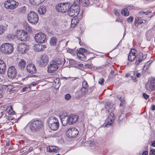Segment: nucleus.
Returning a JSON list of instances; mask_svg holds the SVG:
<instances>
[{
  "instance_id": "obj_1",
  "label": "nucleus",
  "mask_w": 155,
  "mask_h": 155,
  "mask_svg": "<svg viewBox=\"0 0 155 155\" xmlns=\"http://www.w3.org/2000/svg\"><path fill=\"white\" fill-rule=\"evenodd\" d=\"M13 46L9 43H5L0 47V51L6 54H10L13 51Z\"/></svg>"
},
{
  "instance_id": "obj_2",
  "label": "nucleus",
  "mask_w": 155,
  "mask_h": 155,
  "mask_svg": "<svg viewBox=\"0 0 155 155\" xmlns=\"http://www.w3.org/2000/svg\"><path fill=\"white\" fill-rule=\"evenodd\" d=\"M43 127V123L39 120L32 122L30 125V130L32 131L35 132L39 130Z\"/></svg>"
},
{
  "instance_id": "obj_3",
  "label": "nucleus",
  "mask_w": 155,
  "mask_h": 155,
  "mask_svg": "<svg viewBox=\"0 0 155 155\" xmlns=\"http://www.w3.org/2000/svg\"><path fill=\"white\" fill-rule=\"evenodd\" d=\"M27 18L28 21L32 24H36L39 20L38 14L33 11H31L28 13Z\"/></svg>"
},
{
  "instance_id": "obj_4",
  "label": "nucleus",
  "mask_w": 155,
  "mask_h": 155,
  "mask_svg": "<svg viewBox=\"0 0 155 155\" xmlns=\"http://www.w3.org/2000/svg\"><path fill=\"white\" fill-rule=\"evenodd\" d=\"M80 11L79 6L78 5H75L71 6L70 8L68 9L67 11L70 16H72L74 15V17H75L79 14Z\"/></svg>"
},
{
  "instance_id": "obj_5",
  "label": "nucleus",
  "mask_w": 155,
  "mask_h": 155,
  "mask_svg": "<svg viewBox=\"0 0 155 155\" xmlns=\"http://www.w3.org/2000/svg\"><path fill=\"white\" fill-rule=\"evenodd\" d=\"M66 133L68 137L73 138L75 137L78 134L79 131L76 128L71 127L69 128Z\"/></svg>"
},
{
  "instance_id": "obj_6",
  "label": "nucleus",
  "mask_w": 155,
  "mask_h": 155,
  "mask_svg": "<svg viewBox=\"0 0 155 155\" xmlns=\"http://www.w3.org/2000/svg\"><path fill=\"white\" fill-rule=\"evenodd\" d=\"M18 2L14 0H9L5 2L4 6L7 8L12 9L16 8L18 6Z\"/></svg>"
},
{
  "instance_id": "obj_7",
  "label": "nucleus",
  "mask_w": 155,
  "mask_h": 155,
  "mask_svg": "<svg viewBox=\"0 0 155 155\" xmlns=\"http://www.w3.org/2000/svg\"><path fill=\"white\" fill-rule=\"evenodd\" d=\"M35 40L38 43H43L46 40V37L44 33L42 32L37 33L35 36Z\"/></svg>"
},
{
  "instance_id": "obj_8",
  "label": "nucleus",
  "mask_w": 155,
  "mask_h": 155,
  "mask_svg": "<svg viewBox=\"0 0 155 155\" xmlns=\"http://www.w3.org/2000/svg\"><path fill=\"white\" fill-rule=\"evenodd\" d=\"M18 50L19 52L24 54L29 49L28 45L23 43H19L18 45Z\"/></svg>"
},
{
  "instance_id": "obj_9",
  "label": "nucleus",
  "mask_w": 155,
  "mask_h": 155,
  "mask_svg": "<svg viewBox=\"0 0 155 155\" xmlns=\"http://www.w3.org/2000/svg\"><path fill=\"white\" fill-rule=\"evenodd\" d=\"M7 74L9 78H15L17 75V71L15 68L13 66L10 67L8 69Z\"/></svg>"
},
{
  "instance_id": "obj_10",
  "label": "nucleus",
  "mask_w": 155,
  "mask_h": 155,
  "mask_svg": "<svg viewBox=\"0 0 155 155\" xmlns=\"http://www.w3.org/2000/svg\"><path fill=\"white\" fill-rule=\"evenodd\" d=\"M58 61L57 60L53 61V64H50L48 67V72L52 73L56 71L58 68Z\"/></svg>"
},
{
  "instance_id": "obj_11",
  "label": "nucleus",
  "mask_w": 155,
  "mask_h": 155,
  "mask_svg": "<svg viewBox=\"0 0 155 155\" xmlns=\"http://www.w3.org/2000/svg\"><path fill=\"white\" fill-rule=\"evenodd\" d=\"M17 37L18 39L21 41H26L27 40L28 35L26 32L24 31H19L18 32Z\"/></svg>"
},
{
  "instance_id": "obj_12",
  "label": "nucleus",
  "mask_w": 155,
  "mask_h": 155,
  "mask_svg": "<svg viewBox=\"0 0 155 155\" xmlns=\"http://www.w3.org/2000/svg\"><path fill=\"white\" fill-rule=\"evenodd\" d=\"M146 88L150 91L155 90V79L150 81L146 85Z\"/></svg>"
},
{
  "instance_id": "obj_13",
  "label": "nucleus",
  "mask_w": 155,
  "mask_h": 155,
  "mask_svg": "<svg viewBox=\"0 0 155 155\" xmlns=\"http://www.w3.org/2000/svg\"><path fill=\"white\" fill-rule=\"evenodd\" d=\"M68 3H61L59 6V12H65L67 11L69 8Z\"/></svg>"
},
{
  "instance_id": "obj_14",
  "label": "nucleus",
  "mask_w": 155,
  "mask_h": 155,
  "mask_svg": "<svg viewBox=\"0 0 155 155\" xmlns=\"http://www.w3.org/2000/svg\"><path fill=\"white\" fill-rule=\"evenodd\" d=\"M68 124L70 125L75 123L77 120L78 117L77 115H70L67 117Z\"/></svg>"
},
{
  "instance_id": "obj_15",
  "label": "nucleus",
  "mask_w": 155,
  "mask_h": 155,
  "mask_svg": "<svg viewBox=\"0 0 155 155\" xmlns=\"http://www.w3.org/2000/svg\"><path fill=\"white\" fill-rule=\"evenodd\" d=\"M67 116L65 114H63L60 115V118L61 120L62 125L63 126H66L68 124Z\"/></svg>"
},
{
  "instance_id": "obj_16",
  "label": "nucleus",
  "mask_w": 155,
  "mask_h": 155,
  "mask_svg": "<svg viewBox=\"0 0 155 155\" xmlns=\"http://www.w3.org/2000/svg\"><path fill=\"white\" fill-rule=\"evenodd\" d=\"M46 47L45 45L41 44H37L34 45V50L36 51H42L44 50Z\"/></svg>"
},
{
  "instance_id": "obj_17",
  "label": "nucleus",
  "mask_w": 155,
  "mask_h": 155,
  "mask_svg": "<svg viewBox=\"0 0 155 155\" xmlns=\"http://www.w3.org/2000/svg\"><path fill=\"white\" fill-rule=\"evenodd\" d=\"M27 71L30 73L35 74L36 71V69L35 65L33 64H28L27 66Z\"/></svg>"
},
{
  "instance_id": "obj_18",
  "label": "nucleus",
  "mask_w": 155,
  "mask_h": 155,
  "mask_svg": "<svg viewBox=\"0 0 155 155\" xmlns=\"http://www.w3.org/2000/svg\"><path fill=\"white\" fill-rule=\"evenodd\" d=\"M48 62V58L47 55L44 54L41 56L40 61L41 66H45L47 64Z\"/></svg>"
},
{
  "instance_id": "obj_19",
  "label": "nucleus",
  "mask_w": 155,
  "mask_h": 155,
  "mask_svg": "<svg viewBox=\"0 0 155 155\" xmlns=\"http://www.w3.org/2000/svg\"><path fill=\"white\" fill-rule=\"evenodd\" d=\"M114 119V114L112 112H110L108 116V120L105 125V126L107 127L108 125H111L113 123Z\"/></svg>"
},
{
  "instance_id": "obj_20",
  "label": "nucleus",
  "mask_w": 155,
  "mask_h": 155,
  "mask_svg": "<svg viewBox=\"0 0 155 155\" xmlns=\"http://www.w3.org/2000/svg\"><path fill=\"white\" fill-rule=\"evenodd\" d=\"M146 57V56L143 55L142 53H139L138 55H137V58L138 59L137 61H136L135 64L136 65H138L139 63H141L142 60H143Z\"/></svg>"
},
{
  "instance_id": "obj_21",
  "label": "nucleus",
  "mask_w": 155,
  "mask_h": 155,
  "mask_svg": "<svg viewBox=\"0 0 155 155\" xmlns=\"http://www.w3.org/2000/svg\"><path fill=\"white\" fill-rule=\"evenodd\" d=\"M6 68V65L4 62L0 59V74L4 73Z\"/></svg>"
},
{
  "instance_id": "obj_22",
  "label": "nucleus",
  "mask_w": 155,
  "mask_h": 155,
  "mask_svg": "<svg viewBox=\"0 0 155 155\" xmlns=\"http://www.w3.org/2000/svg\"><path fill=\"white\" fill-rule=\"evenodd\" d=\"M140 17L136 18H135L134 24L137 27L139 25L142 23L143 24L145 25L147 22V21L145 20H140Z\"/></svg>"
},
{
  "instance_id": "obj_23",
  "label": "nucleus",
  "mask_w": 155,
  "mask_h": 155,
  "mask_svg": "<svg viewBox=\"0 0 155 155\" xmlns=\"http://www.w3.org/2000/svg\"><path fill=\"white\" fill-rule=\"evenodd\" d=\"M79 20L77 17H74L71 20V27L72 28L74 27L78 23Z\"/></svg>"
},
{
  "instance_id": "obj_24",
  "label": "nucleus",
  "mask_w": 155,
  "mask_h": 155,
  "mask_svg": "<svg viewBox=\"0 0 155 155\" xmlns=\"http://www.w3.org/2000/svg\"><path fill=\"white\" fill-rule=\"evenodd\" d=\"M136 53L135 52H134L133 53V51H131L130 53L128 55V59L129 61H132L135 60L136 56L135 54Z\"/></svg>"
},
{
  "instance_id": "obj_25",
  "label": "nucleus",
  "mask_w": 155,
  "mask_h": 155,
  "mask_svg": "<svg viewBox=\"0 0 155 155\" xmlns=\"http://www.w3.org/2000/svg\"><path fill=\"white\" fill-rule=\"evenodd\" d=\"M26 64V61L25 60L21 59L18 64V68L22 70H23L24 69Z\"/></svg>"
},
{
  "instance_id": "obj_26",
  "label": "nucleus",
  "mask_w": 155,
  "mask_h": 155,
  "mask_svg": "<svg viewBox=\"0 0 155 155\" xmlns=\"http://www.w3.org/2000/svg\"><path fill=\"white\" fill-rule=\"evenodd\" d=\"M38 11L40 14L43 15L46 12V8L45 6H40L38 9Z\"/></svg>"
},
{
  "instance_id": "obj_27",
  "label": "nucleus",
  "mask_w": 155,
  "mask_h": 155,
  "mask_svg": "<svg viewBox=\"0 0 155 155\" xmlns=\"http://www.w3.org/2000/svg\"><path fill=\"white\" fill-rule=\"evenodd\" d=\"M76 1L78 3H81L85 6L88 5L89 3L88 0H76Z\"/></svg>"
},
{
  "instance_id": "obj_28",
  "label": "nucleus",
  "mask_w": 155,
  "mask_h": 155,
  "mask_svg": "<svg viewBox=\"0 0 155 155\" xmlns=\"http://www.w3.org/2000/svg\"><path fill=\"white\" fill-rule=\"evenodd\" d=\"M77 55L79 58L81 60L84 61L86 60V57L83 53H80L78 52Z\"/></svg>"
},
{
  "instance_id": "obj_29",
  "label": "nucleus",
  "mask_w": 155,
  "mask_h": 155,
  "mask_svg": "<svg viewBox=\"0 0 155 155\" xmlns=\"http://www.w3.org/2000/svg\"><path fill=\"white\" fill-rule=\"evenodd\" d=\"M57 39L55 37H52L50 41V44L51 46H54L57 43Z\"/></svg>"
},
{
  "instance_id": "obj_30",
  "label": "nucleus",
  "mask_w": 155,
  "mask_h": 155,
  "mask_svg": "<svg viewBox=\"0 0 155 155\" xmlns=\"http://www.w3.org/2000/svg\"><path fill=\"white\" fill-rule=\"evenodd\" d=\"M30 2L33 5H38L41 2L40 0H30Z\"/></svg>"
},
{
  "instance_id": "obj_31",
  "label": "nucleus",
  "mask_w": 155,
  "mask_h": 155,
  "mask_svg": "<svg viewBox=\"0 0 155 155\" xmlns=\"http://www.w3.org/2000/svg\"><path fill=\"white\" fill-rule=\"evenodd\" d=\"M121 12L122 14L125 16H128L129 13L128 9L126 8L123 9L122 10Z\"/></svg>"
},
{
  "instance_id": "obj_32",
  "label": "nucleus",
  "mask_w": 155,
  "mask_h": 155,
  "mask_svg": "<svg viewBox=\"0 0 155 155\" xmlns=\"http://www.w3.org/2000/svg\"><path fill=\"white\" fill-rule=\"evenodd\" d=\"M58 124L54 123L51 125H49L50 128L52 130H55L58 129Z\"/></svg>"
},
{
  "instance_id": "obj_33",
  "label": "nucleus",
  "mask_w": 155,
  "mask_h": 155,
  "mask_svg": "<svg viewBox=\"0 0 155 155\" xmlns=\"http://www.w3.org/2000/svg\"><path fill=\"white\" fill-rule=\"evenodd\" d=\"M55 117H51L48 119V122L49 125H51L54 124V120H55Z\"/></svg>"
},
{
  "instance_id": "obj_34",
  "label": "nucleus",
  "mask_w": 155,
  "mask_h": 155,
  "mask_svg": "<svg viewBox=\"0 0 155 155\" xmlns=\"http://www.w3.org/2000/svg\"><path fill=\"white\" fill-rule=\"evenodd\" d=\"M55 117H51L48 119V122L49 125H51L54 124V120H55Z\"/></svg>"
},
{
  "instance_id": "obj_35",
  "label": "nucleus",
  "mask_w": 155,
  "mask_h": 155,
  "mask_svg": "<svg viewBox=\"0 0 155 155\" xmlns=\"http://www.w3.org/2000/svg\"><path fill=\"white\" fill-rule=\"evenodd\" d=\"M47 150L49 152H55L57 150L55 147L53 146L48 147H47Z\"/></svg>"
},
{
  "instance_id": "obj_36",
  "label": "nucleus",
  "mask_w": 155,
  "mask_h": 155,
  "mask_svg": "<svg viewBox=\"0 0 155 155\" xmlns=\"http://www.w3.org/2000/svg\"><path fill=\"white\" fill-rule=\"evenodd\" d=\"M5 30V27L3 25H0V35H2Z\"/></svg>"
},
{
  "instance_id": "obj_37",
  "label": "nucleus",
  "mask_w": 155,
  "mask_h": 155,
  "mask_svg": "<svg viewBox=\"0 0 155 155\" xmlns=\"http://www.w3.org/2000/svg\"><path fill=\"white\" fill-rule=\"evenodd\" d=\"M26 7L25 6H23L19 8L18 11L21 13H24L25 12Z\"/></svg>"
},
{
  "instance_id": "obj_38",
  "label": "nucleus",
  "mask_w": 155,
  "mask_h": 155,
  "mask_svg": "<svg viewBox=\"0 0 155 155\" xmlns=\"http://www.w3.org/2000/svg\"><path fill=\"white\" fill-rule=\"evenodd\" d=\"M81 93L83 94H87V93L88 92V89L87 87H82L81 89Z\"/></svg>"
},
{
  "instance_id": "obj_39",
  "label": "nucleus",
  "mask_w": 155,
  "mask_h": 155,
  "mask_svg": "<svg viewBox=\"0 0 155 155\" xmlns=\"http://www.w3.org/2000/svg\"><path fill=\"white\" fill-rule=\"evenodd\" d=\"M117 97L121 101V103L120 104V106L121 107L122 106V105L124 104L125 100L123 98H122V97H120L119 96H117Z\"/></svg>"
},
{
  "instance_id": "obj_40",
  "label": "nucleus",
  "mask_w": 155,
  "mask_h": 155,
  "mask_svg": "<svg viewBox=\"0 0 155 155\" xmlns=\"http://www.w3.org/2000/svg\"><path fill=\"white\" fill-rule=\"evenodd\" d=\"M151 12H144V11H141L139 12V15H146L148 14L149 13H150Z\"/></svg>"
},
{
  "instance_id": "obj_41",
  "label": "nucleus",
  "mask_w": 155,
  "mask_h": 155,
  "mask_svg": "<svg viewBox=\"0 0 155 155\" xmlns=\"http://www.w3.org/2000/svg\"><path fill=\"white\" fill-rule=\"evenodd\" d=\"M67 51L68 52L70 53L72 55H74V51L72 49L68 48L67 49Z\"/></svg>"
},
{
  "instance_id": "obj_42",
  "label": "nucleus",
  "mask_w": 155,
  "mask_h": 155,
  "mask_svg": "<svg viewBox=\"0 0 155 155\" xmlns=\"http://www.w3.org/2000/svg\"><path fill=\"white\" fill-rule=\"evenodd\" d=\"M60 61V62H59V65H62L65 63V60L64 58H62L60 59H59V62Z\"/></svg>"
},
{
  "instance_id": "obj_43",
  "label": "nucleus",
  "mask_w": 155,
  "mask_h": 155,
  "mask_svg": "<svg viewBox=\"0 0 155 155\" xmlns=\"http://www.w3.org/2000/svg\"><path fill=\"white\" fill-rule=\"evenodd\" d=\"M82 86L84 87L87 88L88 87V85L87 82L85 80H84L82 82Z\"/></svg>"
},
{
  "instance_id": "obj_44",
  "label": "nucleus",
  "mask_w": 155,
  "mask_h": 155,
  "mask_svg": "<svg viewBox=\"0 0 155 155\" xmlns=\"http://www.w3.org/2000/svg\"><path fill=\"white\" fill-rule=\"evenodd\" d=\"M151 63H149V64H147H147H145L143 67V69L144 71H146L148 69Z\"/></svg>"
},
{
  "instance_id": "obj_45",
  "label": "nucleus",
  "mask_w": 155,
  "mask_h": 155,
  "mask_svg": "<svg viewBox=\"0 0 155 155\" xmlns=\"http://www.w3.org/2000/svg\"><path fill=\"white\" fill-rule=\"evenodd\" d=\"M87 51V50L85 49L84 48H80L79 49V51L78 52L80 53H83V52H85Z\"/></svg>"
},
{
  "instance_id": "obj_46",
  "label": "nucleus",
  "mask_w": 155,
  "mask_h": 155,
  "mask_svg": "<svg viewBox=\"0 0 155 155\" xmlns=\"http://www.w3.org/2000/svg\"><path fill=\"white\" fill-rule=\"evenodd\" d=\"M104 79L101 78L99 79L98 80V83L100 84L103 85L104 84Z\"/></svg>"
},
{
  "instance_id": "obj_47",
  "label": "nucleus",
  "mask_w": 155,
  "mask_h": 155,
  "mask_svg": "<svg viewBox=\"0 0 155 155\" xmlns=\"http://www.w3.org/2000/svg\"><path fill=\"white\" fill-rule=\"evenodd\" d=\"M134 19V18L132 16H130L127 19V21L129 22H131L133 21Z\"/></svg>"
},
{
  "instance_id": "obj_48",
  "label": "nucleus",
  "mask_w": 155,
  "mask_h": 155,
  "mask_svg": "<svg viewBox=\"0 0 155 155\" xmlns=\"http://www.w3.org/2000/svg\"><path fill=\"white\" fill-rule=\"evenodd\" d=\"M71 97V96L69 94H67L65 95V98L66 100H68Z\"/></svg>"
},
{
  "instance_id": "obj_49",
  "label": "nucleus",
  "mask_w": 155,
  "mask_h": 155,
  "mask_svg": "<svg viewBox=\"0 0 155 155\" xmlns=\"http://www.w3.org/2000/svg\"><path fill=\"white\" fill-rule=\"evenodd\" d=\"M143 96L145 99L146 100L149 97V96L146 93H143Z\"/></svg>"
},
{
  "instance_id": "obj_50",
  "label": "nucleus",
  "mask_w": 155,
  "mask_h": 155,
  "mask_svg": "<svg viewBox=\"0 0 155 155\" xmlns=\"http://www.w3.org/2000/svg\"><path fill=\"white\" fill-rule=\"evenodd\" d=\"M90 143H89V145L92 147H95L96 146L95 143L93 141H90Z\"/></svg>"
},
{
  "instance_id": "obj_51",
  "label": "nucleus",
  "mask_w": 155,
  "mask_h": 155,
  "mask_svg": "<svg viewBox=\"0 0 155 155\" xmlns=\"http://www.w3.org/2000/svg\"><path fill=\"white\" fill-rule=\"evenodd\" d=\"M28 87H25L22 89V91L24 92H26L28 91Z\"/></svg>"
},
{
  "instance_id": "obj_52",
  "label": "nucleus",
  "mask_w": 155,
  "mask_h": 155,
  "mask_svg": "<svg viewBox=\"0 0 155 155\" xmlns=\"http://www.w3.org/2000/svg\"><path fill=\"white\" fill-rule=\"evenodd\" d=\"M150 153L151 155H155V151L154 150H151L150 151Z\"/></svg>"
},
{
  "instance_id": "obj_53",
  "label": "nucleus",
  "mask_w": 155,
  "mask_h": 155,
  "mask_svg": "<svg viewBox=\"0 0 155 155\" xmlns=\"http://www.w3.org/2000/svg\"><path fill=\"white\" fill-rule=\"evenodd\" d=\"M105 107L106 109L108 110V112H110L111 111L110 110V107L108 104L105 105Z\"/></svg>"
},
{
  "instance_id": "obj_54",
  "label": "nucleus",
  "mask_w": 155,
  "mask_h": 155,
  "mask_svg": "<svg viewBox=\"0 0 155 155\" xmlns=\"http://www.w3.org/2000/svg\"><path fill=\"white\" fill-rule=\"evenodd\" d=\"M33 148L32 147H29L28 149V152L31 151L33 150Z\"/></svg>"
},
{
  "instance_id": "obj_55",
  "label": "nucleus",
  "mask_w": 155,
  "mask_h": 155,
  "mask_svg": "<svg viewBox=\"0 0 155 155\" xmlns=\"http://www.w3.org/2000/svg\"><path fill=\"white\" fill-rule=\"evenodd\" d=\"M84 67L87 68H90L91 67V66L89 64H85L84 65Z\"/></svg>"
},
{
  "instance_id": "obj_56",
  "label": "nucleus",
  "mask_w": 155,
  "mask_h": 155,
  "mask_svg": "<svg viewBox=\"0 0 155 155\" xmlns=\"http://www.w3.org/2000/svg\"><path fill=\"white\" fill-rule=\"evenodd\" d=\"M5 87V88L7 87V88L9 89V88H10V87H12V86L11 85H3V87Z\"/></svg>"
},
{
  "instance_id": "obj_57",
  "label": "nucleus",
  "mask_w": 155,
  "mask_h": 155,
  "mask_svg": "<svg viewBox=\"0 0 155 155\" xmlns=\"http://www.w3.org/2000/svg\"><path fill=\"white\" fill-rule=\"evenodd\" d=\"M151 110H155V105H152L151 107Z\"/></svg>"
},
{
  "instance_id": "obj_58",
  "label": "nucleus",
  "mask_w": 155,
  "mask_h": 155,
  "mask_svg": "<svg viewBox=\"0 0 155 155\" xmlns=\"http://www.w3.org/2000/svg\"><path fill=\"white\" fill-rule=\"evenodd\" d=\"M54 123H55V124L58 123V120L57 118H56L55 117V120H54Z\"/></svg>"
},
{
  "instance_id": "obj_59",
  "label": "nucleus",
  "mask_w": 155,
  "mask_h": 155,
  "mask_svg": "<svg viewBox=\"0 0 155 155\" xmlns=\"http://www.w3.org/2000/svg\"><path fill=\"white\" fill-rule=\"evenodd\" d=\"M37 85V84L36 83H33L31 84V85L29 86L28 88H30V87L31 86H36Z\"/></svg>"
},
{
  "instance_id": "obj_60",
  "label": "nucleus",
  "mask_w": 155,
  "mask_h": 155,
  "mask_svg": "<svg viewBox=\"0 0 155 155\" xmlns=\"http://www.w3.org/2000/svg\"><path fill=\"white\" fill-rule=\"evenodd\" d=\"M148 152L147 151H145L143 152V153H142V155H147L148 154Z\"/></svg>"
},
{
  "instance_id": "obj_61",
  "label": "nucleus",
  "mask_w": 155,
  "mask_h": 155,
  "mask_svg": "<svg viewBox=\"0 0 155 155\" xmlns=\"http://www.w3.org/2000/svg\"><path fill=\"white\" fill-rule=\"evenodd\" d=\"M136 76L137 78H140L141 76V74L138 73L136 74Z\"/></svg>"
},
{
  "instance_id": "obj_62",
  "label": "nucleus",
  "mask_w": 155,
  "mask_h": 155,
  "mask_svg": "<svg viewBox=\"0 0 155 155\" xmlns=\"http://www.w3.org/2000/svg\"><path fill=\"white\" fill-rule=\"evenodd\" d=\"M7 37L9 39H12V35L11 34H8V35H7Z\"/></svg>"
},
{
  "instance_id": "obj_63",
  "label": "nucleus",
  "mask_w": 155,
  "mask_h": 155,
  "mask_svg": "<svg viewBox=\"0 0 155 155\" xmlns=\"http://www.w3.org/2000/svg\"><path fill=\"white\" fill-rule=\"evenodd\" d=\"M2 90L0 88V98L2 97Z\"/></svg>"
},
{
  "instance_id": "obj_64",
  "label": "nucleus",
  "mask_w": 155,
  "mask_h": 155,
  "mask_svg": "<svg viewBox=\"0 0 155 155\" xmlns=\"http://www.w3.org/2000/svg\"><path fill=\"white\" fill-rule=\"evenodd\" d=\"M152 146L153 147H155V141H153V142H152Z\"/></svg>"
}]
</instances>
